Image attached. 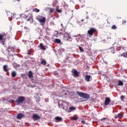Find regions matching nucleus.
<instances>
[{
  "mask_svg": "<svg viewBox=\"0 0 127 127\" xmlns=\"http://www.w3.org/2000/svg\"><path fill=\"white\" fill-rule=\"evenodd\" d=\"M9 38H10V36L8 35V33H5V32H3L2 33H0V42H1L3 44L6 39Z\"/></svg>",
  "mask_w": 127,
  "mask_h": 127,
  "instance_id": "nucleus-1",
  "label": "nucleus"
},
{
  "mask_svg": "<svg viewBox=\"0 0 127 127\" xmlns=\"http://www.w3.org/2000/svg\"><path fill=\"white\" fill-rule=\"evenodd\" d=\"M76 94H78V96L81 98H83V99H85L86 100H88V99H90V95L86 93L77 91Z\"/></svg>",
  "mask_w": 127,
  "mask_h": 127,
  "instance_id": "nucleus-2",
  "label": "nucleus"
},
{
  "mask_svg": "<svg viewBox=\"0 0 127 127\" xmlns=\"http://www.w3.org/2000/svg\"><path fill=\"white\" fill-rule=\"evenodd\" d=\"M21 16H22V17H23L24 18H25L27 21H29L30 23H33V18H32V16L29 17V16H28V15L26 14H22L21 15Z\"/></svg>",
  "mask_w": 127,
  "mask_h": 127,
  "instance_id": "nucleus-3",
  "label": "nucleus"
},
{
  "mask_svg": "<svg viewBox=\"0 0 127 127\" xmlns=\"http://www.w3.org/2000/svg\"><path fill=\"white\" fill-rule=\"evenodd\" d=\"M25 100V97L24 96H19L18 98L15 101L18 105L19 104H22V103Z\"/></svg>",
  "mask_w": 127,
  "mask_h": 127,
  "instance_id": "nucleus-4",
  "label": "nucleus"
},
{
  "mask_svg": "<svg viewBox=\"0 0 127 127\" xmlns=\"http://www.w3.org/2000/svg\"><path fill=\"white\" fill-rule=\"evenodd\" d=\"M37 20H38L39 22H41V23H43L46 21V18L45 17L41 16L40 15H38L37 17Z\"/></svg>",
  "mask_w": 127,
  "mask_h": 127,
  "instance_id": "nucleus-5",
  "label": "nucleus"
},
{
  "mask_svg": "<svg viewBox=\"0 0 127 127\" xmlns=\"http://www.w3.org/2000/svg\"><path fill=\"white\" fill-rule=\"evenodd\" d=\"M96 31H97V30H96L95 28H91L88 30L87 33L89 34V35L92 36V35H94V33H95Z\"/></svg>",
  "mask_w": 127,
  "mask_h": 127,
  "instance_id": "nucleus-6",
  "label": "nucleus"
},
{
  "mask_svg": "<svg viewBox=\"0 0 127 127\" xmlns=\"http://www.w3.org/2000/svg\"><path fill=\"white\" fill-rule=\"evenodd\" d=\"M72 73L73 74V77L74 78H76V77H79L80 75V72H78L75 69H73Z\"/></svg>",
  "mask_w": 127,
  "mask_h": 127,
  "instance_id": "nucleus-7",
  "label": "nucleus"
},
{
  "mask_svg": "<svg viewBox=\"0 0 127 127\" xmlns=\"http://www.w3.org/2000/svg\"><path fill=\"white\" fill-rule=\"evenodd\" d=\"M110 102H111V99H110V98L109 97H106L105 101L104 102V105L105 106H108L109 105V104H110Z\"/></svg>",
  "mask_w": 127,
  "mask_h": 127,
  "instance_id": "nucleus-8",
  "label": "nucleus"
},
{
  "mask_svg": "<svg viewBox=\"0 0 127 127\" xmlns=\"http://www.w3.org/2000/svg\"><path fill=\"white\" fill-rule=\"evenodd\" d=\"M66 37L64 36V39H66L67 41H72V37H71V36L68 34H66ZM66 38V39H65Z\"/></svg>",
  "mask_w": 127,
  "mask_h": 127,
  "instance_id": "nucleus-9",
  "label": "nucleus"
},
{
  "mask_svg": "<svg viewBox=\"0 0 127 127\" xmlns=\"http://www.w3.org/2000/svg\"><path fill=\"white\" fill-rule=\"evenodd\" d=\"M32 118L34 121H37L40 119V116H38L37 114H34L33 115Z\"/></svg>",
  "mask_w": 127,
  "mask_h": 127,
  "instance_id": "nucleus-10",
  "label": "nucleus"
},
{
  "mask_svg": "<svg viewBox=\"0 0 127 127\" xmlns=\"http://www.w3.org/2000/svg\"><path fill=\"white\" fill-rule=\"evenodd\" d=\"M24 117V115L23 114L19 113L17 115L16 118L17 120H20L22 119Z\"/></svg>",
  "mask_w": 127,
  "mask_h": 127,
  "instance_id": "nucleus-11",
  "label": "nucleus"
},
{
  "mask_svg": "<svg viewBox=\"0 0 127 127\" xmlns=\"http://www.w3.org/2000/svg\"><path fill=\"white\" fill-rule=\"evenodd\" d=\"M124 117V114H118L115 116V119H123Z\"/></svg>",
  "mask_w": 127,
  "mask_h": 127,
  "instance_id": "nucleus-12",
  "label": "nucleus"
},
{
  "mask_svg": "<svg viewBox=\"0 0 127 127\" xmlns=\"http://www.w3.org/2000/svg\"><path fill=\"white\" fill-rule=\"evenodd\" d=\"M55 120L57 123H59V122H62V118L61 117H57L55 118Z\"/></svg>",
  "mask_w": 127,
  "mask_h": 127,
  "instance_id": "nucleus-13",
  "label": "nucleus"
},
{
  "mask_svg": "<svg viewBox=\"0 0 127 127\" xmlns=\"http://www.w3.org/2000/svg\"><path fill=\"white\" fill-rule=\"evenodd\" d=\"M90 79H91V76L89 75H87L85 76V80L87 81V82H90Z\"/></svg>",
  "mask_w": 127,
  "mask_h": 127,
  "instance_id": "nucleus-14",
  "label": "nucleus"
},
{
  "mask_svg": "<svg viewBox=\"0 0 127 127\" xmlns=\"http://www.w3.org/2000/svg\"><path fill=\"white\" fill-rule=\"evenodd\" d=\"M11 77L14 78L16 76V72L15 71H12L11 73Z\"/></svg>",
  "mask_w": 127,
  "mask_h": 127,
  "instance_id": "nucleus-15",
  "label": "nucleus"
},
{
  "mask_svg": "<svg viewBox=\"0 0 127 127\" xmlns=\"http://www.w3.org/2000/svg\"><path fill=\"white\" fill-rule=\"evenodd\" d=\"M40 47H41V49H42L43 50H46V48H45V46H44L43 45V44L42 43H40Z\"/></svg>",
  "mask_w": 127,
  "mask_h": 127,
  "instance_id": "nucleus-16",
  "label": "nucleus"
},
{
  "mask_svg": "<svg viewBox=\"0 0 127 127\" xmlns=\"http://www.w3.org/2000/svg\"><path fill=\"white\" fill-rule=\"evenodd\" d=\"M55 43H57L58 44H59L61 43V40L59 39H56L54 41Z\"/></svg>",
  "mask_w": 127,
  "mask_h": 127,
  "instance_id": "nucleus-17",
  "label": "nucleus"
},
{
  "mask_svg": "<svg viewBox=\"0 0 127 127\" xmlns=\"http://www.w3.org/2000/svg\"><path fill=\"white\" fill-rule=\"evenodd\" d=\"M3 71L4 72H7V71H8V70L7 69V65H3Z\"/></svg>",
  "mask_w": 127,
  "mask_h": 127,
  "instance_id": "nucleus-18",
  "label": "nucleus"
},
{
  "mask_svg": "<svg viewBox=\"0 0 127 127\" xmlns=\"http://www.w3.org/2000/svg\"><path fill=\"white\" fill-rule=\"evenodd\" d=\"M28 77L29 78H32V77H33V74H32V71H29Z\"/></svg>",
  "mask_w": 127,
  "mask_h": 127,
  "instance_id": "nucleus-19",
  "label": "nucleus"
},
{
  "mask_svg": "<svg viewBox=\"0 0 127 127\" xmlns=\"http://www.w3.org/2000/svg\"><path fill=\"white\" fill-rule=\"evenodd\" d=\"M118 86H124V82L121 80H119Z\"/></svg>",
  "mask_w": 127,
  "mask_h": 127,
  "instance_id": "nucleus-20",
  "label": "nucleus"
},
{
  "mask_svg": "<svg viewBox=\"0 0 127 127\" xmlns=\"http://www.w3.org/2000/svg\"><path fill=\"white\" fill-rule=\"evenodd\" d=\"M41 64L42 65H46V61H45L44 59H43L41 62Z\"/></svg>",
  "mask_w": 127,
  "mask_h": 127,
  "instance_id": "nucleus-21",
  "label": "nucleus"
},
{
  "mask_svg": "<svg viewBox=\"0 0 127 127\" xmlns=\"http://www.w3.org/2000/svg\"><path fill=\"white\" fill-rule=\"evenodd\" d=\"M49 9L50 10V13H52L53 12H54V11L55 10V8H49Z\"/></svg>",
  "mask_w": 127,
  "mask_h": 127,
  "instance_id": "nucleus-22",
  "label": "nucleus"
},
{
  "mask_svg": "<svg viewBox=\"0 0 127 127\" xmlns=\"http://www.w3.org/2000/svg\"><path fill=\"white\" fill-rule=\"evenodd\" d=\"M33 11H35V12H39V11H40V10L36 8H34V9H33Z\"/></svg>",
  "mask_w": 127,
  "mask_h": 127,
  "instance_id": "nucleus-23",
  "label": "nucleus"
},
{
  "mask_svg": "<svg viewBox=\"0 0 127 127\" xmlns=\"http://www.w3.org/2000/svg\"><path fill=\"white\" fill-rule=\"evenodd\" d=\"M35 100H36V102H37V103H38L39 102H40V97H39V96L36 97Z\"/></svg>",
  "mask_w": 127,
  "mask_h": 127,
  "instance_id": "nucleus-24",
  "label": "nucleus"
},
{
  "mask_svg": "<svg viewBox=\"0 0 127 127\" xmlns=\"http://www.w3.org/2000/svg\"><path fill=\"white\" fill-rule=\"evenodd\" d=\"M117 27L116 26V25H113L112 27H111V29H117Z\"/></svg>",
  "mask_w": 127,
  "mask_h": 127,
  "instance_id": "nucleus-25",
  "label": "nucleus"
},
{
  "mask_svg": "<svg viewBox=\"0 0 127 127\" xmlns=\"http://www.w3.org/2000/svg\"><path fill=\"white\" fill-rule=\"evenodd\" d=\"M120 99H121V101H122V102H124V99H125V96L124 95H122L120 97Z\"/></svg>",
  "mask_w": 127,
  "mask_h": 127,
  "instance_id": "nucleus-26",
  "label": "nucleus"
},
{
  "mask_svg": "<svg viewBox=\"0 0 127 127\" xmlns=\"http://www.w3.org/2000/svg\"><path fill=\"white\" fill-rule=\"evenodd\" d=\"M69 110H70L71 111H73L74 110H76V108H75L74 107H70Z\"/></svg>",
  "mask_w": 127,
  "mask_h": 127,
  "instance_id": "nucleus-27",
  "label": "nucleus"
},
{
  "mask_svg": "<svg viewBox=\"0 0 127 127\" xmlns=\"http://www.w3.org/2000/svg\"><path fill=\"white\" fill-rule=\"evenodd\" d=\"M79 50L80 52H84V49H83V48H82V47H79Z\"/></svg>",
  "mask_w": 127,
  "mask_h": 127,
  "instance_id": "nucleus-28",
  "label": "nucleus"
},
{
  "mask_svg": "<svg viewBox=\"0 0 127 127\" xmlns=\"http://www.w3.org/2000/svg\"><path fill=\"white\" fill-rule=\"evenodd\" d=\"M71 120H72L73 121H77V120H78V118H77V117H72L71 118Z\"/></svg>",
  "mask_w": 127,
  "mask_h": 127,
  "instance_id": "nucleus-29",
  "label": "nucleus"
},
{
  "mask_svg": "<svg viewBox=\"0 0 127 127\" xmlns=\"http://www.w3.org/2000/svg\"><path fill=\"white\" fill-rule=\"evenodd\" d=\"M56 10H57V12H59L60 13H61V12H62V9H57Z\"/></svg>",
  "mask_w": 127,
  "mask_h": 127,
  "instance_id": "nucleus-30",
  "label": "nucleus"
},
{
  "mask_svg": "<svg viewBox=\"0 0 127 127\" xmlns=\"http://www.w3.org/2000/svg\"><path fill=\"white\" fill-rule=\"evenodd\" d=\"M126 23H127V20H123L122 22V24H126Z\"/></svg>",
  "mask_w": 127,
  "mask_h": 127,
  "instance_id": "nucleus-31",
  "label": "nucleus"
},
{
  "mask_svg": "<svg viewBox=\"0 0 127 127\" xmlns=\"http://www.w3.org/2000/svg\"><path fill=\"white\" fill-rule=\"evenodd\" d=\"M105 120H107L106 118H104L101 119V122H103V121H105Z\"/></svg>",
  "mask_w": 127,
  "mask_h": 127,
  "instance_id": "nucleus-32",
  "label": "nucleus"
},
{
  "mask_svg": "<svg viewBox=\"0 0 127 127\" xmlns=\"http://www.w3.org/2000/svg\"><path fill=\"white\" fill-rule=\"evenodd\" d=\"M58 107L59 108H61V105L60 104H58Z\"/></svg>",
  "mask_w": 127,
  "mask_h": 127,
  "instance_id": "nucleus-33",
  "label": "nucleus"
},
{
  "mask_svg": "<svg viewBox=\"0 0 127 127\" xmlns=\"http://www.w3.org/2000/svg\"><path fill=\"white\" fill-rule=\"evenodd\" d=\"M81 123L84 124H85V121H81Z\"/></svg>",
  "mask_w": 127,
  "mask_h": 127,
  "instance_id": "nucleus-34",
  "label": "nucleus"
},
{
  "mask_svg": "<svg viewBox=\"0 0 127 127\" xmlns=\"http://www.w3.org/2000/svg\"><path fill=\"white\" fill-rule=\"evenodd\" d=\"M61 26L62 27H64V26H63V24H61Z\"/></svg>",
  "mask_w": 127,
  "mask_h": 127,
  "instance_id": "nucleus-35",
  "label": "nucleus"
},
{
  "mask_svg": "<svg viewBox=\"0 0 127 127\" xmlns=\"http://www.w3.org/2000/svg\"><path fill=\"white\" fill-rule=\"evenodd\" d=\"M63 32H65V29L63 30Z\"/></svg>",
  "mask_w": 127,
  "mask_h": 127,
  "instance_id": "nucleus-36",
  "label": "nucleus"
},
{
  "mask_svg": "<svg viewBox=\"0 0 127 127\" xmlns=\"http://www.w3.org/2000/svg\"><path fill=\"white\" fill-rule=\"evenodd\" d=\"M81 21H84V19L81 20Z\"/></svg>",
  "mask_w": 127,
  "mask_h": 127,
  "instance_id": "nucleus-37",
  "label": "nucleus"
},
{
  "mask_svg": "<svg viewBox=\"0 0 127 127\" xmlns=\"http://www.w3.org/2000/svg\"><path fill=\"white\" fill-rule=\"evenodd\" d=\"M17 0V1H19L20 0Z\"/></svg>",
  "mask_w": 127,
  "mask_h": 127,
  "instance_id": "nucleus-38",
  "label": "nucleus"
},
{
  "mask_svg": "<svg viewBox=\"0 0 127 127\" xmlns=\"http://www.w3.org/2000/svg\"><path fill=\"white\" fill-rule=\"evenodd\" d=\"M47 66H49V64H48Z\"/></svg>",
  "mask_w": 127,
  "mask_h": 127,
  "instance_id": "nucleus-39",
  "label": "nucleus"
}]
</instances>
